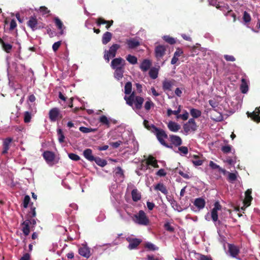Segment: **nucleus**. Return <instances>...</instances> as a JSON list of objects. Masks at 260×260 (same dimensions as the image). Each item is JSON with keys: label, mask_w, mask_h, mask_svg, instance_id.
Segmentation results:
<instances>
[{"label": "nucleus", "mask_w": 260, "mask_h": 260, "mask_svg": "<svg viewBox=\"0 0 260 260\" xmlns=\"http://www.w3.org/2000/svg\"><path fill=\"white\" fill-rule=\"evenodd\" d=\"M54 21L56 25L57 26L58 28L60 30V34L61 35H62L63 34V29L65 28V27L63 26V23L60 21V20L57 17H55L54 18Z\"/></svg>", "instance_id": "c756f323"}, {"label": "nucleus", "mask_w": 260, "mask_h": 260, "mask_svg": "<svg viewBox=\"0 0 260 260\" xmlns=\"http://www.w3.org/2000/svg\"><path fill=\"white\" fill-rule=\"evenodd\" d=\"M115 176L116 177H119L122 181L123 178V172L120 167H117L115 170Z\"/></svg>", "instance_id": "c9c22d12"}, {"label": "nucleus", "mask_w": 260, "mask_h": 260, "mask_svg": "<svg viewBox=\"0 0 260 260\" xmlns=\"http://www.w3.org/2000/svg\"><path fill=\"white\" fill-rule=\"evenodd\" d=\"M181 111V106H179L178 109L177 110H172L171 109H168L167 110V115L168 116H170V115H171L172 114H174V115H176L178 116V114Z\"/></svg>", "instance_id": "37998d69"}, {"label": "nucleus", "mask_w": 260, "mask_h": 260, "mask_svg": "<svg viewBox=\"0 0 260 260\" xmlns=\"http://www.w3.org/2000/svg\"><path fill=\"white\" fill-rule=\"evenodd\" d=\"M146 164L147 165H151L154 168L158 167L157 160L152 156H149L148 158L146 161Z\"/></svg>", "instance_id": "2f4dec72"}, {"label": "nucleus", "mask_w": 260, "mask_h": 260, "mask_svg": "<svg viewBox=\"0 0 260 260\" xmlns=\"http://www.w3.org/2000/svg\"><path fill=\"white\" fill-rule=\"evenodd\" d=\"M61 45V41H58L54 43L52 45V49L54 51H56Z\"/></svg>", "instance_id": "69168bd1"}, {"label": "nucleus", "mask_w": 260, "mask_h": 260, "mask_svg": "<svg viewBox=\"0 0 260 260\" xmlns=\"http://www.w3.org/2000/svg\"><path fill=\"white\" fill-rule=\"evenodd\" d=\"M197 258L198 260H212L210 257L200 254H197Z\"/></svg>", "instance_id": "864d4df0"}, {"label": "nucleus", "mask_w": 260, "mask_h": 260, "mask_svg": "<svg viewBox=\"0 0 260 260\" xmlns=\"http://www.w3.org/2000/svg\"><path fill=\"white\" fill-rule=\"evenodd\" d=\"M43 157L48 164L49 165L53 164L55 158L54 153L49 151H45L43 153Z\"/></svg>", "instance_id": "9b49d317"}, {"label": "nucleus", "mask_w": 260, "mask_h": 260, "mask_svg": "<svg viewBox=\"0 0 260 260\" xmlns=\"http://www.w3.org/2000/svg\"><path fill=\"white\" fill-rule=\"evenodd\" d=\"M183 54V51L180 49L177 48L176 51L174 54V56L171 60V64H175L178 60V58Z\"/></svg>", "instance_id": "412c9836"}, {"label": "nucleus", "mask_w": 260, "mask_h": 260, "mask_svg": "<svg viewBox=\"0 0 260 260\" xmlns=\"http://www.w3.org/2000/svg\"><path fill=\"white\" fill-rule=\"evenodd\" d=\"M120 48V45L117 44L112 45L109 50H105L104 57L108 62L110 58H113L116 56L117 50Z\"/></svg>", "instance_id": "20e7f679"}, {"label": "nucleus", "mask_w": 260, "mask_h": 260, "mask_svg": "<svg viewBox=\"0 0 260 260\" xmlns=\"http://www.w3.org/2000/svg\"><path fill=\"white\" fill-rule=\"evenodd\" d=\"M29 201L30 197L28 196H25L23 200V207L24 208L27 207Z\"/></svg>", "instance_id": "0e129e2a"}, {"label": "nucleus", "mask_w": 260, "mask_h": 260, "mask_svg": "<svg viewBox=\"0 0 260 260\" xmlns=\"http://www.w3.org/2000/svg\"><path fill=\"white\" fill-rule=\"evenodd\" d=\"M158 74V69L156 68H151L149 72V75L151 78L155 79L157 78Z\"/></svg>", "instance_id": "473e14b6"}, {"label": "nucleus", "mask_w": 260, "mask_h": 260, "mask_svg": "<svg viewBox=\"0 0 260 260\" xmlns=\"http://www.w3.org/2000/svg\"><path fill=\"white\" fill-rule=\"evenodd\" d=\"M125 64V60L121 57H118L114 58L112 60L111 63V67L113 70L117 69H123L124 68Z\"/></svg>", "instance_id": "0eeeda50"}, {"label": "nucleus", "mask_w": 260, "mask_h": 260, "mask_svg": "<svg viewBox=\"0 0 260 260\" xmlns=\"http://www.w3.org/2000/svg\"><path fill=\"white\" fill-rule=\"evenodd\" d=\"M154 106V104L149 98L144 104V108L146 111H149L152 107Z\"/></svg>", "instance_id": "ea45409f"}, {"label": "nucleus", "mask_w": 260, "mask_h": 260, "mask_svg": "<svg viewBox=\"0 0 260 260\" xmlns=\"http://www.w3.org/2000/svg\"><path fill=\"white\" fill-rule=\"evenodd\" d=\"M191 161L194 166H200L203 164L204 160L201 159L199 156L194 155L192 157Z\"/></svg>", "instance_id": "5701e85b"}, {"label": "nucleus", "mask_w": 260, "mask_h": 260, "mask_svg": "<svg viewBox=\"0 0 260 260\" xmlns=\"http://www.w3.org/2000/svg\"><path fill=\"white\" fill-rule=\"evenodd\" d=\"M114 77L117 80H120L123 77L124 68L114 69Z\"/></svg>", "instance_id": "cd10ccee"}, {"label": "nucleus", "mask_w": 260, "mask_h": 260, "mask_svg": "<svg viewBox=\"0 0 260 260\" xmlns=\"http://www.w3.org/2000/svg\"><path fill=\"white\" fill-rule=\"evenodd\" d=\"M197 126L196 123L192 118L190 119L188 121L183 125V129L186 135L194 132L197 129Z\"/></svg>", "instance_id": "39448f33"}, {"label": "nucleus", "mask_w": 260, "mask_h": 260, "mask_svg": "<svg viewBox=\"0 0 260 260\" xmlns=\"http://www.w3.org/2000/svg\"><path fill=\"white\" fill-rule=\"evenodd\" d=\"M152 127L153 129L152 130V132L155 134L160 143L166 147H170L165 142V139L168 138V136L165 132L162 129L157 128L154 125H152Z\"/></svg>", "instance_id": "7ed1b4c3"}, {"label": "nucleus", "mask_w": 260, "mask_h": 260, "mask_svg": "<svg viewBox=\"0 0 260 260\" xmlns=\"http://www.w3.org/2000/svg\"><path fill=\"white\" fill-rule=\"evenodd\" d=\"M221 209V206L219 204V202H215L214 205V207L212 209L211 212V216L212 219L215 225L217 224V222L219 223V221L218 220V211H220Z\"/></svg>", "instance_id": "423d86ee"}, {"label": "nucleus", "mask_w": 260, "mask_h": 260, "mask_svg": "<svg viewBox=\"0 0 260 260\" xmlns=\"http://www.w3.org/2000/svg\"><path fill=\"white\" fill-rule=\"evenodd\" d=\"M132 220L135 223L141 225H147L149 223L148 217L143 210H140L137 214L134 215Z\"/></svg>", "instance_id": "f03ea898"}, {"label": "nucleus", "mask_w": 260, "mask_h": 260, "mask_svg": "<svg viewBox=\"0 0 260 260\" xmlns=\"http://www.w3.org/2000/svg\"><path fill=\"white\" fill-rule=\"evenodd\" d=\"M29 224L30 221L28 220L24 221L22 224V230L25 236H27L29 234Z\"/></svg>", "instance_id": "4be33fe9"}, {"label": "nucleus", "mask_w": 260, "mask_h": 260, "mask_svg": "<svg viewBox=\"0 0 260 260\" xmlns=\"http://www.w3.org/2000/svg\"><path fill=\"white\" fill-rule=\"evenodd\" d=\"M69 157L73 160H78L80 159V157L75 153H69L68 154Z\"/></svg>", "instance_id": "680f3d73"}, {"label": "nucleus", "mask_w": 260, "mask_h": 260, "mask_svg": "<svg viewBox=\"0 0 260 260\" xmlns=\"http://www.w3.org/2000/svg\"><path fill=\"white\" fill-rule=\"evenodd\" d=\"M93 161H94L98 165L102 167H103L107 165V161L100 157H95Z\"/></svg>", "instance_id": "58836bf2"}, {"label": "nucleus", "mask_w": 260, "mask_h": 260, "mask_svg": "<svg viewBox=\"0 0 260 260\" xmlns=\"http://www.w3.org/2000/svg\"><path fill=\"white\" fill-rule=\"evenodd\" d=\"M11 142V140L10 139H8L4 141L3 144V150L2 152L3 154H6L7 153Z\"/></svg>", "instance_id": "f704fd0d"}, {"label": "nucleus", "mask_w": 260, "mask_h": 260, "mask_svg": "<svg viewBox=\"0 0 260 260\" xmlns=\"http://www.w3.org/2000/svg\"><path fill=\"white\" fill-rule=\"evenodd\" d=\"M252 191L251 189H248L246 192H245V198L244 200V203L245 204L247 205V206L250 205V203L252 200V197L251 196Z\"/></svg>", "instance_id": "a878e982"}, {"label": "nucleus", "mask_w": 260, "mask_h": 260, "mask_svg": "<svg viewBox=\"0 0 260 260\" xmlns=\"http://www.w3.org/2000/svg\"><path fill=\"white\" fill-rule=\"evenodd\" d=\"M188 116H189L188 113L186 111H185L183 114L178 115L177 118H181L183 120H186L188 118Z\"/></svg>", "instance_id": "13d9d810"}, {"label": "nucleus", "mask_w": 260, "mask_h": 260, "mask_svg": "<svg viewBox=\"0 0 260 260\" xmlns=\"http://www.w3.org/2000/svg\"><path fill=\"white\" fill-rule=\"evenodd\" d=\"M167 174V173L165 171V170L163 169H161L160 170H159L157 173H156V175L158 176H160V177H163V176H166Z\"/></svg>", "instance_id": "338daca9"}, {"label": "nucleus", "mask_w": 260, "mask_h": 260, "mask_svg": "<svg viewBox=\"0 0 260 260\" xmlns=\"http://www.w3.org/2000/svg\"><path fill=\"white\" fill-rule=\"evenodd\" d=\"M229 251L232 256L236 257L239 252V249L236 246L233 244H229Z\"/></svg>", "instance_id": "a211bd4d"}, {"label": "nucleus", "mask_w": 260, "mask_h": 260, "mask_svg": "<svg viewBox=\"0 0 260 260\" xmlns=\"http://www.w3.org/2000/svg\"><path fill=\"white\" fill-rule=\"evenodd\" d=\"M49 117L51 121H56L58 118H61L62 115L57 108L51 109L49 112Z\"/></svg>", "instance_id": "6e6552de"}, {"label": "nucleus", "mask_w": 260, "mask_h": 260, "mask_svg": "<svg viewBox=\"0 0 260 260\" xmlns=\"http://www.w3.org/2000/svg\"><path fill=\"white\" fill-rule=\"evenodd\" d=\"M241 88L242 92L244 93H246L248 91V86L246 85V80L244 79H242Z\"/></svg>", "instance_id": "de8ad7c7"}, {"label": "nucleus", "mask_w": 260, "mask_h": 260, "mask_svg": "<svg viewBox=\"0 0 260 260\" xmlns=\"http://www.w3.org/2000/svg\"><path fill=\"white\" fill-rule=\"evenodd\" d=\"M126 43L128 48L131 49L135 48L140 45L139 41L135 38H131L126 40Z\"/></svg>", "instance_id": "f3484780"}, {"label": "nucleus", "mask_w": 260, "mask_h": 260, "mask_svg": "<svg viewBox=\"0 0 260 260\" xmlns=\"http://www.w3.org/2000/svg\"><path fill=\"white\" fill-rule=\"evenodd\" d=\"M40 12L43 15H45L49 12V11L45 7H41L40 8Z\"/></svg>", "instance_id": "774afa93"}, {"label": "nucleus", "mask_w": 260, "mask_h": 260, "mask_svg": "<svg viewBox=\"0 0 260 260\" xmlns=\"http://www.w3.org/2000/svg\"><path fill=\"white\" fill-rule=\"evenodd\" d=\"M124 99L126 104L131 106L134 110L141 109L144 102V99L141 96H136L134 92L129 96L125 95Z\"/></svg>", "instance_id": "f257e3e1"}, {"label": "nucleus", "mask_w": 260, "mask_h": 260, "mask_svg": "<svg viewBox=\"0 0 260 260\" xmlns=\"http://www.w3.org/2000/svg\"><path fill=\"white\" fill-rule=\"evenodd\" d=\"M146 247L151 250H156L158 249V248L156 247L153 244L148 242L146 244Z\"/></svg>", "instance_id": "6e6d98bb"}, {"label": "nucleus", "mask_w": 260, "mask_h": 260, "mask_svg": "<svg viewBox=\"0 0 260 260\" xmlns=\"http://www.w3.org/2000/svg\"><path fill=\"white\" fill-rule=\"evenodd\" d=\"M178 150L180 152L181 154L186 155L188 153V148L186 146H181L178 148Z\"/></svg>", "instance_id": "603ef678"}, {"label": "nucleus", "mask_w": 260, "mask_h": 260, "mask_svg": "<svg viewBox=\"0 0 260 260\" xmlns=\"http://www.w3.org/2000/svg\"><path fill=\"white\" fill-rule=\"evenodd\" d=\"M143 124L144 125V126L147 128L148 130H150V131H151L152 130H153L152 127V126L153 125V124H150L149 122L148 121L146 120H144V122H143Z\"/></svg>", "instance_id": "e2e57ef3"}, {"label": "nucleus", "mask_w": 260, "mask_h": 260, "mask_svg": "<svg viewBox=\"0 0 260 260\" xmlns=\"http://www.w3.org/2000/svg\"><path fill=\"white\" fill-rule=\"evenodd\" d=\"M84 156L89 161H93L94 157L92 154V150L90 149H86L83 151Z\"/></svg>", "instance_id": "393cba45"}, {"label": "nucleus", "mask_w": 260, "mask_h": 260, "mask_svg": "<svg viewBox=\"0 0 260 260\" xmlns=\"http://www.w3.org/2000/svg\"><path fill=\"white\" fill-rule=\"evenodd\" d=\"M126 60L131 64H135L137 63V58L132 55H128L126 57Z\"/></svg>", "instance_id": "a19ab883"}, {"label": "nucleus", "mask_w": 260, "mask_h": 260, "mask_svg": "<svg viewBox=\"0 0 260 260\" xmlns=\"http://www.w3.org/2000/svg\"><path fill=\"white\" fill-rule=\"evenodd\" d=\"M190 115L193 117V118H198L201 115V111L199 110L192 108L190 110Z\"/></svg>", "instance_id": "e433bc0d"}, {"label": "nucleus", "mask_w": 260, "mask_h": 260, "mask_svg": "<svg viewBox=\"0 0 260 260\" xmlns=\"http://www.w3.org/2000/svg\"><path fill=\"white\" fill-rule=\"evenodd\" d=\"M166 51V48L164 45H159L155 47L154 50L155 56L158 60L162 58L165 54Z\"/></svg>", "instance_id": "1a4fd4ad"}, {"label": "nucleus", "mask_w": 260, "mask_h": 260, "mask_svg": "<svg viewBox=\"0 0 260 260\" xmlns=\"http://www.w3.org/2000/svg\"><path fill=\"white\" fill-rule=\"evenodd\" d=\"M79 253L85 257L88 258L90 255V249L86 245H83L79 248Z\"/></svg>", "instance_id": "4468645a"}, {"label": "nucleus", "mask_w": 260, "mask_h": 260, "mask_svg": "<svg viewBox=\"0 0 260 260\" xmlns=\"http://www.w3.org/2000/svg\"><path fill=\"white\" fill-rule=\"evenodd\" d=\"M151 64L152 63L150 60L147 59H144L141 63L140 68L143 72H146L149 69Z\"/></svg>", "instance_id": "dca6fc26"}, {"label": "nucleus", "mask_w": 260, "mask_h": 260, "mask_svg": "<svg viewBox=\"0 0 260 260\" xmlns=\"http://www.w3.org/2000/svg\"><path fill=\"white\" fill-rule=\"evenodd\" d=\"M99 121L102 124L107 125V127H109L110 121H109V119H108V118L106 116H105V115L102 116L100 118Z\"/></svg>", "instance_id": "79ce46f5"}, {"label": "nucleus", "mask_w": 260, "mask_h": 260, "mask_svg": "<svg viewBox=\"0 0 260 260\" xmlns=\"http://www.w3.org/2000/svg\"><path fill=\"white\" fill-rule=\"evenodd\" d=\"M224 161L228 163L229 165H234L236 163V159L235 158H231L228 157L226 158Z\"/></svg>", "instance_id": "052dcab7"}, {"label": "nucleus", "mask_w": 260, "mask_h": 260, "mask_svg": "<svg viewBox=\"0 0 260 260\" xmlns=\"http://www.w3.org/2000/svg\"><path fill=\"white\" fill-rule=\"evenodd\" d=\"M168 127L171 131L173 132H177L180 128V125L172 121L169 122Z\"/></svg>", "instance_id": "aec40b11"}, {"label": "nucleus", "mask_w": 260, "mask_h": 260, "mask_svg": "<svg viewBox=\"0 0 260 260\" xmlns=\"http://www.w3.org/2000/svg\"><path fill=\"white\" fill-rule=\"evenodd\" d=\"M31 116L29 112H25L24 113V121L25 123H28L30 121Z\"/></svg>", "instance_id": "09e8293b"}, {"label": "nucleus", "mask_w": 260, "mask_h": 260, "mask_svg": "<svg viewBox=\"0 0 260 260\" xmlns=\"http://www.w3.org/2000/svg\"><path fill=\"white\" fill-rule=\"evenodd\" d=\"M112 38V34L109 31L106 32L103 36L102 43L104 44H107L109 42Z\"/></svg>", "instance_id": "c85d7f7f"}, {"label": "nucleus", "mask_w": 260, "mask_h": 260, "mask_svg": "<svg viewBox=\"0 0 260 260\" xmlns=\"http://www.w3.org/2000/svg\"><path fill=\"white\" fill-rule=\"evenodd\" d=\"M79 130L83 133H88L94 131V129L92 128H89L84 126L80 127Z\"/></svg>", "instance_id": "5fc2aeb1"}, {"label": "nucleus", "mask_w": 260, "mask_h": 260, "mask_svg": "<svg viewBox=\"0 0 260 260\" xmlns=\"http://www.w3.org/2000/svg\"><path fill=\"white\" fill-rule=\"evenodd\" d=\"M127 241L129 242L128 248L129 249H134L137 247V246L142 242L141 240L137 238H128L126 239Z\"/></svg>", "instance_id": "f8f14e48"}, {"label": "nucleus", "mask_w": 260, "mask_h": 260, "mask_svg": "<svg viewBox=\"0 0 260 260\" xmlns=\"http://www.w3.org/2000/svg\"><path fill=\"white\" fill-rule=\"evenodd\" d=\"M57 133L58 135V140L60 143H62L64 141V136L63 134V133L61 129H59L57 131Z\"/></svg>", "instance_id": "4d7b16f0"}, {"label": "nucleus", "mask_w": 260, "mask_h": 260, "mask_svg": "<svg viewBox=\"0 0 260 260\" xmlns=\"http://www.w3.org/2000/svg\"><path fill=\"white\" fill-rule=\"evenodd\" d=\"M37 24V19L35 17H31L27 22L28 26L30 27L32 30H36L38 28Z\"/></svg>", "instance_id": "6ab92c4d"}, {"label": "nucleus", "mask_w": 260, "mask_h": 260, "mask_svg": "<svg viewBox=\"0 0 260 260\" xmlns=\"http://www.w3.org/2000/svg\"><path fill=\"white\" fill-rule=\"evenodd\" d=\"M194 205L196 206V207L197 208V210L195 209L194 208H192V210L195 212L197 211H199L202 209H203L205 206V201L204 199L199 198L196 199L194 202H193Z\"/></svg>", "instance_id": "9d476101"}, {"label": "nucleus", "mask_w": 260, "mask_h": 260, "mask_svg": "<svg viewBox=\"0 0 260 260\" xmlns=\"http://www.w3.org/2000/svg\"><path fill=\"white\" fill-rule=\"evenodd\" d=\"M133 200L137 202L141 199V196L140 192L137 189H134L132 191Z\"/></svg>", "instance_id": "bb28decb"}, {"label": "nucleus", "mask_w": 260, "mask_h": 260, "mask_svg": "<svg viewBox=\"0 0 260 260\" xmlns=\"http://www.w3.org/2000/svg\"><path fill=\"white\" fill-rule=\"evenodd\" d=\"M132 85L131 82H127L124 86V93L125 94V95H127L128 94L131 95L132 93Z\"/></svg>", "instance_id": "4c0bfd02"}, {"label": "nucleus", "mask_w": 260, "mask_h": 260, "mask_svg": "<svg viewBox=\"0 0 260 260\" xmlns=\"http://www.w3.org/2000/svg\"><path fill=\"white\" fill-rule=\"evenodd\" d=\"M0 43L2 44L3 49L9 53L11 51L12 46L11 45L9 44L6 43L4 42V41L0 38Z\"/></svg>", "instance_id": "72a5a7b5"}, {"label": "nucleus", "mask_w": 260, "mask_h": 260, "mask_svg": "<svg viewBox=\"0 0 260 260\" xmlns=\"http://www.w3.org/2000/svg\"><path fill=\"white\" fill-rule=\"evenodd\" d=\"M247 114L248 117H250L253 121L257 122H260V116H259L260 114V110L259 108H256L255 110L252 113H249L248 112Z\"/></svg>", "instance_id": "ddd939ff"}, {"label": "nucleus", "mask_w": 260, "mask_h": 260, "mask_svg": "<svg viewBox=\"0 0 260 260\" xmlns=\"http://www.w3.org/2000/svg\"><path fill=\"white\" fill-rule=\"evenodd\" d=\"M96 23L98 25H100L102 24H106V23H110V25H112V24L113 23V20L107 21L102 18H99L98 19Z\"/></svg>", "instance_id": "49530a36"}, {"label": "nucleus", "mask_w": 260, "mask_h": 260, "mask_svg": "<svg viewBox=\"0 0 260 260\" xmlns=\"http://www.w3.org/2000/svg\"><path fill=\"white\" fill-rule=\"evenodd\" d=\"M209 166L212 169H219V170L222 171L223 172H225V171L221 169L219 166L217 165L216 164L214 163L213 161H210L209 162Z\"/></svg>", "instance_id": "8fccbe9b"}, {"label": "nucleus", "mask_w": 260, "mask_h": 260, "mask_svg": "<svg viewBox=\"0 0 260 260\" xmlns=\"http://www.w3.org/2000/svg\"><path fill=\"white\" fill-rule=\"evenodd\" d=\"M232 150V146L230 145L223 146L221 148V150L223 152L227 153L230 152Z\"/></svg>", "instance_id": "bf43d9fd"}, {"label": "nucleus", "mask_w": 260, "mask_h": 260, "mask_svg": "<svg viewBox=\"0 0 260 260\" xmlns=\"http://www.w3.org/2000/svg\"><path fill=\"white\" fill-rule=\"evenodd\" d=\"M173 80L165 79L162 82V88L164 91H170L174 85Z\"/></svg>", "instance_id": "2eb2a0df"}, {"label": "nucleus", "mask_w": 260, "mask_h": 260, "mask_svg": "<svg viewBox=\"0 0 260 260\" xmlns=\"http://www.w3.org/2000/svg\"><path fill=\"white\" fill-rule=\"evenodd\" d=\"M155 190H158L161 191L162 193L167 194L168 193V190L166 186L162 183H158L155 187Z\"/></svg>", "instance_id": "7c9ffc66"}, {"label": "nucleus", "mask_w": 260, "mask_h": 260, "mask_svg": "<svg viewBox=\"0 0 260 260\" xmlns=\"http://www.w3.org/2000/svg\"><path fill=\"white\" fill-rule=\"evenodd\" d=\"M170 138L171 141L175 145L180 146L182 144V140L180 137L175 135H171Z\"/></svg>", "instance_id": "b1692460"}, {"label": "nucleus", "mask_w": 260, "mask_h": 260, "mask_svg": "<svg viewBox=\"0 0 260 260\" xmlns=\"http://www.w3.org/2000/svg\"><path fill=\"white\" fill-rule=\"evenodd\" d=\"M243 19L245 23H248L250 22L251 20L250 15L246 11H244L243 13Z\"/></svg>", "instance_id": "a18cd8bd"}, {"label": "nucleus", "mask_w": 260, "mask_h": 260, "mask_svg": "<svg viewBox=\"0 0 260 260\" xmlns=\"http://www.w3.org/2000/svg\"><path fill=\"white\" fill-rule=\"evenodd\" d=\"M163 39L166 42L171 45L174 44L176 43L175 39L169 36H164Z\"/></svg>", "instance_id": "c03bdc74"}, {"label": "nucleus", "mask_w": 260, "mask_h": 260, "mask_svg": "<svg viewBox=\"0 0 260 260\" xmlns=\"http://www.w3.org/2000/svg\"><path fill=\"white\" fill-rule=\"evenodd\" d=\"M237 179V175L236 173H230L228 172V180L231 182H233Z\"/></svg>", "instance_id": "3c124183"}]
</instances>
